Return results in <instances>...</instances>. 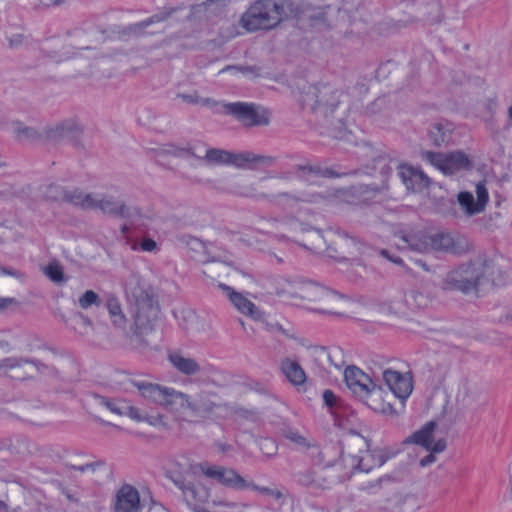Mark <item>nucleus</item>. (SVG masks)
Here are the masks:
<instances>
[{"label":"nucleus","instance_id":"obj_1","mask_svg":"<svg viewBox=\"0 0 512 512\" xmlns=\"http://www.w3.org/2000/svg\"><path fill=\"white\" fill-rule=\"evenodd\" d=\"M510 268V261L503 255L481 253L448 271L442 281V288L464 294H478L488 285L505 284Z\"/></svg>","mask_w":512,"mask_h":512},{"label":"nucleus","instance_id":"obj_2","mask_svg":"<svg viewBox=\"0 0 512 512\" xmlns=\"http://www.w3.org/2000/svg\"><path fill=\"white\" fill-rule=\"evenodd\" d=\"M124 294L131 304L133 346L143 351L154 346L145 336L153 331L160 317V304L155 289L136 271L122 280Z\"/></svg>","mask_w":512,"mask_h":512},{"label":"nucleus","instance_id":"obj_3","mask_svg":"<svg viewBox=\"0 0 512 512\" xmlns=\"http://www.w3.org/2000/svg\"><path fill=\"white\" fill-rule=\"evenodd\" d=\"M401 243L396 244L402 248H409L419 253H440L454 256H463L470 253L474 245L463 234L451 231H424L419 230L397 236Z\"/></svg>","mask_w":512,"mask_h":512},{"label":"nucleus","instance_id":"obj_4","mask_svg":"<svg viewBox=\"0 0 512 512\" xmlns=\"http://www.w3.org/2000/svg\"><path fill=\"white\" fill-rule=\"evenodd\" d=\"M276 293L292 300H302L311 305L312 309L321 313L341 314L349 303L343 295L324 286L302 280H280Z\"/></svg>","mask_w":512,"mask_h":512},{"label":"nucleus","instance_id":"obj_5","mask_svg":"<svg viewBox=\"0 0 512 512\" xmlns=\"http://www.w3.org/2000/svg\"><path fill=\"white\" fill-rule=\"evenodd\" d=\"M345 98L346 96L333 86L322 84L308 87L303 95V103L309 106L314 113L327 119L334 138H342L345 132L344 118L347 111Z\"/></svg>","mask_w":512,"mask_h":512},{"label":"nucleus","instance_id":"obj_6","mask_svg":"<svg viewBox=\"0 0 512 512\" xmlns=\"http://www.w3.org/2000/svg\"><path fill=\"white\" fill-rule=\"evenodd\" d=\"M239 194L244 197L255 199L285 200L287 203L302 202L325 207L351 204L356 200V191L354 187L325 188L315 192H302L299 195H293L288 192L270 195L261 191L258 184L251 183L243 186Z\"/></svg>","mask_w":512,"mask_h":512},{"label":"nucleus","instance_id":"obj_7","mask_svg":"<svg viewBox=\"0 0 512 512\" xmlns=\"http://www.w3.org/2000/svg\"><path fill=\"white\" fill-rule=\"evenodd\" d=\"M293 13L291 0H257L241 15L240 25L247 32L269 30Z\"/></svg>","mask_w":512,"mask_h":512},{"label":"nucleus","instance_id":"obj_8","mask_svg":"<svg viewBox=\"0 0 512 512\" xmlns=\"http://www.w3.org/2000/svg\"><path fill=\"white\" fill-rule=\"evenodd\" d=\"M223 113L231 116L245 127L267 126L270 124V111L251 102H222Z\"/></svg>","mask_w":512,"mask_h":512},{"label":"nucleus","instance_id":"obj_9","mask_svg":"<svg viewBox=\"0 0 512 512\" xmlns=\"http://www.w3.org/2000/svg\"><path fill=\"white\" fill-rule=\"evenodd\" d=\"M327 256L338 260H354L363 252V244L353 236L339 230L327 232Z\"/></svg>","mask_w":512,"mask_h":512},{"label":"nucleus","instance_id":"obj_10","mask_svg":"<svg viewBox=\"0 0 512 512\" xmlns=\"http://www.w3.org/2000/svg\"><path fill=\"white\" fill-rule=\"evenodd\" d=\"M101 404H103L107 409H109L112 413L117 414L119 416H128L130 419L137 422H145L152 427H167V423L165 418L160 413H146L141 409L130 405L127 401L124 400H107L102 399Z\"/></svg>","mask_w":512,"mask_h":512},{"label":"nucleus","instance_id":"obj_11","mask_svg":"<svg viewBox=\"0 0 512 512\" xmlns=\"http://www.w3.org/2000/svg\"><path fill=\"white\" fill-rule=\"evenodd\" d=\"M422 158L445 175H451L460 170L466 169L471 164L468 156L461 151L448 154L425 151L422 153Z\"/></svg>","mask_w":512,"mask_h":512},{"label":"nucleus","instance_id":"obj_12","mask_svg":"<svg viewBox=\"0 0 512 512\" xmlns=\"http://www.w3.org/2000/svg\"><path fill=\"white\" fill-rule=\"evenodd\" d=\"M476 199L471 192L461 191L457 194V203L465 217H473L485 211L489 202V193L485 181L475 186Z\"/></svg>","mask_w":512,"mask_h":512},{"label":"nucleus","instance_id":"obj_13","mask_svg":"<svg viewBox=\"0 0 512 512\" xmlns=\"http://www.w3.org/2000/svg\"><path fill=\"white\" fill-rule=\"evenodd\" d=\"M394 454L393 451L387 448L366 449L358 456H349L345 461L350 463L353 471L368 473L374 468L381 467Z\"/></svg>","mask_w":512,"mask_h":512},{"label":"nucleus","instance_id":"obj_14","mask_svg":"<svg viewBox=\"0 0 512 512\" xmlns=\"http://www.w3.org/2000/svg\"><path fill=\"white\" fill-rule=\"evenodd\" d=\"M198 470L206 477L214 479L220 484L231 489L244 490V487L248 486L247 480L232 468L201 463L198 464Z\"/></svg>","mask_w":512,"mask_h":512},{"label":"nucleus","instance_id":"obj_15","mask_svg":"<svg viewBox=\"0 0 512 512\" xmlns=\"http://www.w3.org/2000/svg\"><path fill=\"white\" fill-rule=\"evenodd\" d=\"M476 400L477 393L467 384H462L448 396L443 411L445 414L456 417L462 411L470 409Z\"/></svg>","mask_w":512,"mask_h":512},{"label":"nucleus","instance_id":"obj_16","mask_svg":"<svg viewBox=\"0 0 512 512\" xmlns=\"http://www.w3.org/2000/svg\"><path fill=\"white\" fill-rule=\"evenodd\" d=\"M163 406L177 421L193 422L191 398L182 392L171 389Z\"/></svg>","mask_w":512,"mask_h":512},{"label":"nucleus","instance_id":"obj_17","mask_svg":"<svg viewBox=\"0 0 512 512\" xmlns=\"http://www.w3.org/2000/svg\"><path fill=\"white\" fill-rule=\"evenodd\" d=\"M383 380L395 397L401 400L407 399L412 393V377L409 373L386 369L383 371Z\"/></svg>","mask_w":512,"mask_h":512},{"label":"nucleus","instance_id":"obj_18","mask_svg":"<svg viewBox=\"0 0 512 512\" xmlns=\"http://www.w3.org/2000/svg\"><path fill=\"white\" fill-rule=\"evenodd\" d=\"M113 512H140L142 504L138 490L131 485H123L116 493Z\"/></svg>","mask_w":512,"mask_h":512},{"label":"nucleus","instance_id":"obj_19","mask_svg":"<svg viewBox=\"0 0 512 512\" xmlns=\"http://www.w3.org/2000/svg\"><path fill=\"white\" fill-rule=\"evenodd\" d=\"M91 210H99L104 214L125 217L129 208L125 202L111 194L94 193Z\"/></svg>","mask_w":512,"mask_h":512},{"label":"nucleus","instance_id":"obj_20","mask_svg":"<svg viewBox=\"0 0 512 512\" xmlns=\"http://www.w3.org/2000/svg\"><path fill=\"white\" fill-rule=\"evenodd\" d=\"M344 380L349 390L361 400L375 384L366 373L355 366L345 369Z\"/></svg>","mask_w":512,"mask_h":512},{"label":"nucleus","instance_id":"obj_21","mask_svg":"<svg viewBox=\"0 0 512 512\" xmlns=\"http://www.w3.org/2000/svg\"><path fill=\"white\" fill-rule=\"evenodd\" d=\"M81 130V126L72 119L48 125L42 128L43 143H60L68 135L78 133Z\"/></svg>","mask_w":512,"mask_h":512},{"label":"nucleus","instance_id":"obj_22","mask_svg":"<svg viewBox=\"0 0 512 512\" xmlns=\"http://www.w3.org/2000/svg\"><path fill=\"white\" fill-rule=\"evenodd\" d=\"M284 437L293 443L298 449L309 451V455L316 460L318 464L324 462L323 453L317 443L307 433L288 428L284 431Z\"/></svg>","mask_w":512,"mask_h":512},{"label":"nucleus","instance_id":"obj_23","mask_svg":"<svg viewBox=\"0 0 512 512\" xmlns=\"http://www.w3.org/2000/svg\"><path fill=\"white\" fill-rule=\"evenodd\" d=\"M276 158L270 155L255 154L245 151L231 153V165L241 169H257L259 167H270L274 165Z\"/></svg>","mask_w":512,"mask_h":512},{"label":"nucleus","instance_id":"obj_24","mask_svg":"<svg viewBox=\"0 0 512 512\" xmlns=\"http://www.w3.org/2000/svg\"><path fill=\"white\" fill-rule=\"evenodd\" d=\"M313 357L315 363L327 373H331L332 369L340 370L345 365L343 352L339 348L331 351L325 348L315 349Z\"/></svg>","mask_w":512,"mask_h":512},{"label":"nucleus","instance_id":"obj_25","mask_svg":"<svg viewBox=\"0 0 512 512\" xmlns=\"http://www.w3.org/2000/svg\"><path fill=\"white\" fill-rule=\"evenodd\" d=\"M219 287L226 293L233 306L242 314L251 317L254 320H260L262 313L245 295L234 291L231 287L220 284Z\"/></svg>","mask_w":512,"mask_h":512},{"label":"nucleus","instance_id":"obj_26","mask_svg":"<svg viewBox=\"0 0 512 512\" xmlns=\"http://www.w3.org/2000/svg\"><path fill=\"white\" fill-rule=\"evenodd\" d=\"M399 168L400 177L407 189L421 191L430 185L429 177L419 168L409 165H402Z\"/></svg>","mask_w":512,"mask_h":512},{"label":"nucleus","instance_id":"obj_27","mask_svg":"<svg viewBox=\"0 0 512 512\" xmlns=\"http://www.w3.org/2000/svg\"><path fill=\"white\" fill-rule=\"evenodd\" d=\"M227 5V0H207L191 8L190 18L194 20H211L220 15Z\"/></svg>","mask_w":512,"mask_h":512},{"label":"nucleus","instance_id":"obj_28","mask_svg":"<svg viewBox=\"0 0 512 512\" xmlns=\"http://www.w3.org/2000/svg\"><path fill=\"white\" fill-rule=\"evenodd\" d=\"M175 486L181 490L183 497L188 504L196 505L206 501L208 498V490L205 487L195 484L187 479H180L177 477L175 479Z\"/></svg>","mask_w":512,"mask_h":512},{"label":"nucleus","instance_id":"obj_29","mask_svg":"<svg viewBox=\"0 0 512 512\" xmlns=\"http://www.w3.org/2000/svg\"><path fill=\"white\" fill-rule=\"evenodd\" d=\"M168 361L175 370L186 376L196 375L202 370L196 359L186 356L181 351L169 352Z\"/></svg>","mask_w":512,"mask_h":512},{"label":"nucleus","instance_id":"obj_30","mask_svg":"<svg viewBox=\"0 0 512 512\" xmlns=\"http://www.w3.org/2000/svg\"><path fill=\"white\" fill-rule=\"evenodd\" d=\"M133 385L137 388L142 397L162 406L165 404L172 389L147 381H133Z\"/></svg>","mask_w":512,"mask_h":512},{"label":"nucleus","instance_id":"obj_31","mask_svg":"<svg viewBox=\"0 0 512 512\" xmlns=\"http://www.w3.org/2000/svg\"><path fill=\"white\" fill-rule=\"evenodd\" d=\"M11 131L16 141L23 144L43 143L42 128L28 126L20 121L12 123Z\"/></svg>","mask_w":512,"mask_h":512},{"label":"nucleus","instance_id":"obj_32","mask_svg":"<svg viewBox=\"0 0 512 512\" xmlns=\"http://www.w3.org/2000/svg\"><path fill=\"white\" fill-rule=\"evenodd\" d=\"M385 395L386 393L384 389L381 386L374 384L362 400L365 401L366 404L374 411L383 414H390L393 412V407L385 398Z\"/></svg>","mask_w":512,"mask_h":512},{"label":"nucleus","instance_id":"obj_33","mask_svg":"<svg viewBox=\"0 0 512 512\" xmlns=\"http://www.w3.org/2000/svg\"><path fill=\"white\" fill-rule=\"evenodd\" d=\"M215 395L211 393H200L192 401V418H204L212 414L219 404L215 401Z\"/></svg>","mask_w":512,"mask_h":512},{"label":"nucleus","instance_id":"obj_34","mask_svg":"<svg viewBox=\"0 0 512 512\" xmlns=\"http://www.w3.org/2000/svg\"><path fill=\"white\" fill-rule=\"evenodd\" d=\"M436 423L430 421L422 426L420 429L412 433L410 436L405 438L404 444H415L423 447L424 449H430L435 445L434 431L436 429Z\"/></svg>","mask_w":512,"mask_h":512},{"label":"nucleus","instance_id":"obj_35","mask_svg":"<svg viewBox=\"0 0 512 512\" xmlns=\"http://www.w3.org/2000/svg\"><path fill=\"white\" fill-rule=\"evenodd\" d=\"M231 153L220 148L206 147L203 154L196 152L194 158L207 166L231 165Z\"/></svg>","mask_w":512,"mask_h":512},{"label":"nucleus","instance_id":"obj_36","mask_svg":"<svg viewBox=\"0 0 512 512\" xmlns=\"http://www.w3.org/2000/svg\"><path fill=\"white\" fill-rule=\"evenodd\" d=\"M300 484L316 489H327L330 487L331 481L328 472L321 470H306L298 475Z\"/></svg>","mask_w":512,"mask_h":512},{"label":"nucleus","instance_id":"obj_37","mask_svg":"<svg viewBox=\"0 0 512 512\" xmlns=\"http://www.w3.org/2000/svg\"><path fill=\"white\" fill-rule=\"evenodd\" d=\"M3 368H24L29 376L32 377L35 372L45 373V370L48 369L46 365H43L39 362L29 361L23 358H7L0 362V369Z\"/></svg>","mask_w":512,"mask_h":512},{"label":"nucleus","instance_id":"obj_38","mask_svg":"<svg viewBox=\"0 0 512 512\" xmlns=\"http://www.w3.org/2000/svg\"><path fill=\"white\" fill-rule=\"evenodd\" d=\"M105 306L112 325L117 329H124L127 323V319L119 299L116 296L111 295L107 298Z\"/></svg>","mask_w":512,"mask_h":512},{"label":"nucleus","instance_id":"obj_39","mask_svg":"<svg viewBox=\"0 0 512 512\" xmlns=\"http://www.w3.org/2000/svg\"><path fill=\"white\" fill-rule=\"evenodd\" d=\"M24 491L17 485H11L5 499H0V509L7 512H23L20 500L24 496Z\"/></svg>","mask_w":512,"mask_h":512},{"label":"nucleus","instance_id":"obj_40","mask_svg":"<svg viewBox=\"0 0 512 512\" xmlns=\"http://www.w3.org/2000/svg\"><path fill=\"white\" fill-rule=\"evenodd\" d=\"M281 370L293 385H301L306 380V374L300 364L289 358L282 361Z\"/></svg>","mask_w":512,"mask_h":512},{"label":"nucleus","instance_id":"obj_41","mask_svg":"<svg viewBox=\"0 0 512 512\" xmlns=\"http://www.w3.org/2000/svg\"><path fill=\"white\" fill-rule=\"evenodd\" d=\"M94 192H86L79 188H68L65 202L82 209L91 210Z\"/></svg>","mask_w":512,"mask_h":512},{"label":"nucleus","instance_id":"obj_42","mask_svg":"<svg viewBox=\"0 0 512 512\" xmlns=\"http://www.w3.org/2000/svg\"><path fill=\"white\" fill-rule=\"evenodd\" d=\"M304 247L318 254H325L327 256V234L323 235L321 231L317 229H310L307 232Z\"/></svg>","mask_w":512,"mask_h":512},{"label":"nucleus","instance_id":"obj_43","mask_svg":"<svg viewBox=\"0 0 512 512\" xmlns=\"http://www.w3.org/2000/svg\"><path fill=\"white\" fill-rule=\"evenodd\" d=\"M198 470V465L190 464L186 458L180 457L177 459H173L169 463L168 468V477L175 484V479L179 477L180 479H186L185 476L190 472Z\"/></svg>","mask_w":512,"mask_h":512},{"label":"nucleus","instance_id":"obj_44","mask_svg":"<svg viewBox=\"0 0 512 512\" xmlns=\"http://www.w3.org/2000/svg\"><path fill=\"white\" fill-rule=\"evenodd\" d=\"M183 330L188 334H201L210 330V324L194 312H188L183 318Z\"/></svg>","mask_w":512,"mask_h":512},{"label":"nucleus","instance_id":"obj_45","mask_svg":"<svg viewBox=\"0 0 512 512\" xmlns=\"http://www.w3.org/2000/svg\"><path fill=\"white\" fill-rule=\"evenodd\" d=\"M157 151L161 155L174 157L190 156L194 158L196 156V150L191 145L179 146L174 143H166L158 148Z\"/></svg>","mask_w":512,"mask_h":512},{"label":"nucleus","instance_id":"obj_46","mask_svg":"<svg viewBox=\"0 0 512 512\" xmlns=\"http://www.w3.org/2000/svg\"><path fill=\"white\" fill-rule=\"evenodd\" d=\"M250 508L251 505L248 503L217 500L212 502L211 509L204 510L203 512H245Z\"/></svg>","mask_w":512,"mask_h":512},{"label":"nucleus","instance_id":"obj_47","mask_svg":"<svg viewBox=\"0 0 512 512\" xmlns=\"http://www.w3.org/2000/svg\"><path fill=\"white\" fill-rule=\"evenodd\" d=\"M446 448H447L446 439H444V438L437 439V441L435 442V445H433V447H431L430 449H425L428 452V454L425 455L424 457L420 458L419 466L422 468H426V467L432 465L433 463L436 462L437 455L440 453H443L446 450Z\"/></svg>","mask_w":512,"mask_h":512},{"label":"nucleus","instance_id":"obj_48","mask_svg":"<svg viewBox=\"0 0 512 512\" xmlns=\"http://www.w3.org/2000/svg\"><path fill=\"white\" fill-rule=\"evenodd\" d=\"M68 187L60 184L51 183L41 188L42 197L49 201H64L66 200Z\"/></svg>","mask_w":512,"mask_h":512},{"label":"nucleus","instance_id":"obj_49","mask_svg":"<svg viewBox=\"0 0 512 512\" xmlns=\"http://www.w3.org/2000/svg\"><path fill=\"white\" fill-rule=\"evenodd\" d=\"M42 273L55 284H63L67 281L64 269L57 261H52L41 268Z\"/></svg>","mask_w":512,"mask_h":512},{"label":"nucleus","instance_id":"obj_50","mask_svg":"<svg viewBox=\"0 0 512 512\" xmlns=\"http://www.w3.org/2000/svg\"><path fill=\"white\" fill-rule=\"evenodd\" d=\"M177 98L181 99L185 103L201 105L203 107H216L220 104V102L212 98L201 97L196 91H193L191 93H179L177 95Z\"/></svg>","mask_w":512,"mask_h":512},{"label":"nucleus","instance_id":"obj_51","mask_svg":"<svg viewBox=\"0 0 512 512\" xmlns=\"http://www.w3.org/2000/svg\"><path fill=\"white\" fill-rule=\"evenodd\" d=\"M71 328L79 335L85 336L94 330V324L87 315L78 312L74 316Z\"/></svg>","mask_w":512,"mask_h":512},{"label":"nucleus","instance_id":"obj_52","mask_svg":"<svg viewBox=\"0 0 512 512\" xmlns=\"http://www.w3.org/2000/svg\"><path fill=\"white\" fill-rule=\"evenodd\" d=\"M101 302L99 294L94 290L84 291L77 300L78 306L83 310H88L92 307H99Z\"/></svg>","mask_w":512,"mask_h":512},{"label":"nucleus","instance_id":"obj_53","mask_svg":"<svg viewBox=\"0 0 512 512\" xmlns=\"http://www.w3.org/2000/svg\"><path fill=\"white\" fill-rule=\"evenodd\" d=\"M430 139L436 146L447 143L450 139V132L442 125H435L430 131Z\"/></svg>","mask_w":512,"mask_h":512},{"label":"nucleus","instance_id":"obj_54","mask_svg":"<svg viewBox=\"0 0 512 512\" xmlns=\"http://www.w3.org/2000/svg\"><path fill=\"white\" fill-rule=\"evenodd\" d=\"M375 168H378L381 174L386 178L392 172L391 158L389 155L383 153L379 154L377 158L374 159Z\"/></svg>","mask_w":512,"mask_h":512},{"label":"nucleus","instance_id":"obj_55","mask_svg":"<svg viewBox=\"0 0 512 512\" xmlns=\"http://www.w3.org/2000/svg\"><path fill=\"white\" fill-rule=\"evenodd\" d=\"M169 15H170V13L154 15L146 21L135 24L131 29L133 30L134 33L140 34L143 32V30L145 28L149 27L151 24L160 23V22L166 20L169 17Z\"/></svg>","mask_w":512,"mask_h":512},{"label":"nucleus","instance_id":"obj_56","mask_svg":"<svg viewBox=\"0 0 512 512\" xmlns=\"http://www.w3.org/2000/svg\"><path fill=\"white\" fill-rule=\"evenodd\" d=\"M259 448L266 457H274L277 454L278 446L275 440L263 438L258 442Z\"/></svg>","mask_w":512,"mask_h":512},{"label":"nucleus","instance_id":"obj_57","mask_svg":"<svg viewBox=\"0 0 512 512\" xmlns=\"http://www.w3.org/2000/svg\"><path fill=\"white\" fill-rule=\"evenodd\" d=\"M405 301L411 308H417L425 304V297L420 292L410 291L405 295Z\"/></svg>","mask_w":512,"mask_h":512},{"label":"nucleus","instance_id":"obj_58","mask_svg":"<svg viewBox=\"0 0 512 512\" xmlns=\"http://www.w3.org/2000/svg\"><path fill=\"white\" fill-rule=\"evenodd\" d=\"M100 462H90V463H70L69 466L84 474H94L98 467H100Z\"/></svg>","mask_w":512,"mask_h":512},{"label":"nucleus","instance_id":"obj_59","mask_svg":"<svg viewBox=\"0 0 512 512\" xmlns=\"http://www.w3.org/2000/svg\"><path fill=\"white\" fill-rule=\"evenodd\" d=\"M247 485L248 486H245L244 489H251L259 492L260 494L275 497L276 499H280L282 497V493L279 490H273L268 487H261L249 481H247Z\"/></svg>","mask_w":512,"mask_h":512},{"label":"nucleus","instance_id":"obj_60","mask_svg":"<svg viewBox=\"0 0 512 512\" xmlns=\"http://www.w3.org/2000/svg\"><path fill=\"white\" fill-rule=\"evenodd\" d=\"M230 72L233 75L242 74V75H254L256 73V69L250 66H226L224 69L220 71V73Z\"/></svg>","mask_w":512,"mask_h":512},{"label":"nucleus","instance_id":"obj_61","mask_svg":"<svg viewBox=\"0 0 512 512\" xmlns=\"http://www.w3.org/2000/svg\"><path fill=\"white\" fill-rule=\"evenodd\" d=\"M139 247L144 252H153L157 249V243L152 238H143L139 243Z\"/></svg>","mask_w":512,"mask_h":512},{"label":"nucleus","instance_id":"obj_62","mask_svg":"<svg viewBox=\"0 0 512 512\" xmlns=\"http://www.w3.org/2000/svg\"><path fill=\"white\" fill-rule=\"evenodd\" d=\"M0 274L14 277L20 281L24 279V274L21 271L13 269L11 267H0Z\"/></svg>","mask_w":512,"mask_h":512},{"label":"nucleus","instance_id":"obj_63","mask_svg":"<svg viewBox=\"0 0 512 512\" xmlns=\"http://www.w3.org/2000/svg\"><path fill=\"white\" fill-rule=\"evenodd\" d=\"M18 302L12 297H0V312H4L9 307L17 305Z\"/></svg>","mask_w":512,"mask_h":512},{"label":"nucleus","instance_id":"obj_64","mask_svg":"<svg viewBox=\"0 0 512 512\" xmlns=\"http://www.w3.org/2000/svg\"><path fill=\"white\" fill-rule=\"evenodd\" d=\"M323 400L327 406L332 407L337 401V396L331 390H325L323 392Z\"/></svg>","mask_w":512,"mask_h":512}]
</instances>
